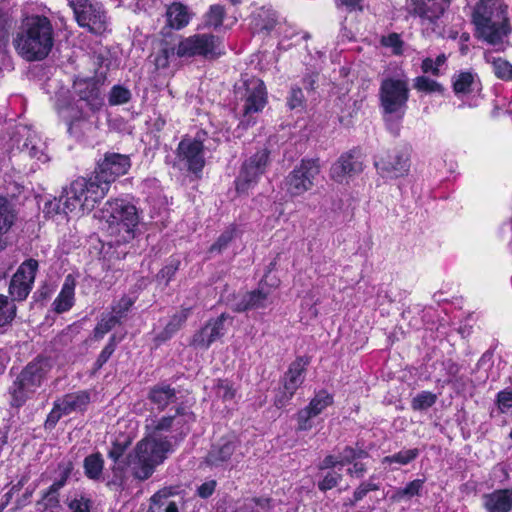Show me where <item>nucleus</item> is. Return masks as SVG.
<instances>
[{
    "label": "nucleus",
    "instance_id": "nucleus-1",
    "mask_svg": "<svg viewBox=\"0 0 512 512\" xmlns=\"http://www.w3.org/2000/svg\"><path fill=\"white\" fill-rule=\"evenodd\" d=\"M195 415L188 407L178 406L172 415H165L154 420L151 433L136 445L127 457L135 478L148 479L156 466L167 458L173 447L188 434Z\"/></svg>",
    "mask_w": 512,
    "mask_h": 512
},
{
    "label": "nucleus",
    "instance_id": "nucleus-2",
    "mask_svg": "<svg viewBox=\"0 0 512 512\" xmlns=\"http://www.w3.org/2000/svg\"><path fill=\"white\" fill-rule=\"evenodd\" d=\"M13 43L18 54L27 61L43 60L54 45V29L51 21L40 15L28 17Z\"/></svg>",
    "mask_w": 512,
    "mask_h": 512
},
{
    "label": "nucleus",
    "instance_id": "nucleus-3",
    "mask_svg": "<svg viewBox=\"0 0 512 512\" xmlns=\"http://www.w3.org/2000/svg\"><path fill=\"white\" fill-rule=\"evenodd\" d=\"M506 9L502 0H480L472 14L477 38L490 45L501 44L511 32Z\"/></svg>",
    "mask_w": 512,
    "mask_h": 512
},
{
    "label": "nucleus",
    "instance_id": "nucleus-4",
    "mask_svg": "<svg viewBox=\"0 0 512 512\" xmlns=\"http://www.w3.org/2000/svg\"><path fill=\"white\" fill-rule=\"evenodd\" d=\"M409 87L406 80L386 78L381 82L379 89L380 108L388 129L395 135L399 132L400 121L407 109Z\"/></svg>",
    "mask_w": 512,
    "mask_h": 512
},
{
    "label": "nucleus",
    "instance_id": "nucleus-5",
    "mask_svg": "<svg viewBox=\"0 0 512 512\" xmlns=\"http://www.w3.org/2000/svg\"><path fill=\"white\" fill-rule=\"evenodd\" d=\"M51 370V363L45 357H37L19 373L8 389L10 405L19 408L42 386Z\"/></svg>",
    "mask_w": 512,
    "mask_h": 512
},
{
    "label": "nucleus",
    "instance_id": "nucleus-6",
    "mask_svg": "<svg viewBox=\"0 0 512 512\" xmlns=\"http://www.w3.org/2000/svg\"><path fill=\"white\" fill-rule=\"evenodd\" d=\"M64 191L66 208L82 213L91 212L108 193L107 184H101L94 175L77 178Z\"/></svg>",
    "mask_w": 512,
    "mask_h": 512
},
{
    "label": "nucleus",
    "instance_id": "nucleus-7",
    "mask_svg": "<svg viewBox=\"0 0 512 512\" xmlns=\"http://www.w3.org/2000/svg\"><path fill=\"white\" fill-rule=\"evenodd\" d=\"M101 213L111 232L119 234L121 241L129 242L135 237V229L140 219L135 205L123 199H115L107 201Z\"/></svg>",
    "mask_w": 512,
    "mask_h": 512
},
{
    "label": "nucleus",
    "instance_id": "nucleus-8",
    "mask_svg": "<svg viewBox=\"0 0 512 512\" xmlns=\"http://www.w3.org/2000/svg\"><path fill=\"white\" fill-rule=\"evenodd\" d=\"M73 89L78 97L77 107L80 110V115L74 116L69 124L68 131L71 134L80 123L89 119L90 113H95L103 106L99 83L94 78H77L74 81Z\"/></svg>",
    "mask_w": 512,
    "mask_h": 512
},
{
    "label": "nucleus",
    "instance_id": "nucleus-9",
    "mask_svg": "<svg viewBox=\"0 0 512 512\" xmlns=\"http://www.w3.org/2000/svg\"><path fill=\"white\" fill-rule=\"evenodd\" d=\"M225 53L224 44L218 36L209 33L195 34L182 39L176 50L177 57L200 56L213 60Z\"/></svg>",
    "mask_w": 512,
    "mask_h": 512
},
{
    "label": "nucleus",
    "instance_id": "nucleus-10",
    "mask_svg": "<svg viewBox=\"0 0 512 512\" xmlns=\"http://www.w3.org/2000/svg\"><path fill=\"white\" fill-rule=\"evenodd\" d=\"M80 27L101 35L107 31L109 19L100 2L94 0H67Z\"/></svg>",
    "mask_w": 512,
    "mask_h": 512
},
{
    "label": "nucleus",
    "instance_id": "nucleus-11",
    "mask_svg": "<svg viewBox=\"0 0 512 512\" xmlns=\"http://www.w3.org/2000/svg\"><path fill=\"white\" fill-rule=\"evenodd\" d=\"M309 362L308 357L299 356L289 365L288 370L281 379V386L274 398V405L277 408L285 407L293 398L298 388L303 384Z\"/></svg>",
    "mask_w": 512,
    "mask_h": 512
},
{
    "label": "nucleus",
    "instance_id": "nucleus-12",
    "mask_svg": "<svg viewBox=\"0 0 512 512\" xmlns=\"http://www.w3.org/2000/svg\"><path fill=\"white\" fill-rule=\"evenodd\" d=\"M320 172L319 164L313 159H303L285 178L286 191L291 196H300L312 189Z\"/></svg>",
    "mask_w": 512,
    "mask_h": 512
},
{
    "label": "nucleus",
    "instance_id": "nucleus-13",
    "mask_svg": "<svg viewBox=\"0 0 512 512\" xmlns=\"http://www.w3.org/2000/svg\"><path fill=\"white\" fill-rule=\"evenodd\" d=\"M38 268L39 263L33 258H29L20 264L9 283L10 301L13 303L14 301L21 302L28 297L34 286Z\"/></svg>",
    "mask_w": 512,
    "mask_h": 512
},
{
    "label": "nucleus",
    "instance_id": "nucleus-14",
    "mask_svg": "<svg viewBox=\"0 0 512 512\" xmlns=\"http://www.w3.org/2000/svg\"><path fill=\"white\" fill-rule=\"evenodd\" d=\"M269 163V151L262 149L249 157L242 165L241 171L236 178V190L245 193L254 187L259 177L265 172Z\"/></svg>",
    "mask_w": 512,
    "mask_h": 512
},
{
    "label": "nucleus",
    "instance_id": "nucleus-15",
    "mask_svg": "<svg viewBox=\"0 0 512 512\" xmlns=\"http://www.w3.org/2000/svg\"><path fill=\"white\" fill-rule=\"evenodd\" d=\"M374 165L381 177L397 179L408 174L410 154L407 149L394 148L379 157Z\"/></svg>",
    "mask_w": 512,
    "mask_h": 512
},
{
    "label": "nucleus",
    "instance_id": "nucleus-16",
    "mask_svg": "<svg viewBox=\"0 0 512 512\" xmlns=\"http://www.w3.org/2000/svg\"><path fill=\"white\" fill-rule=\"evenodd\" d=\"M244 93L242 98L243 104V119L241 124L249 126L253 121L251 114L262 111L267 103V92L264 82L259 78H249L243 82Z\"/></svg>",
    "mask_w": 512,
    "mask_h": 512
},
{
    "label": "nucleus",
    "instance_id": "nucleus-17",
    "mask_svg": "<svg viewBox=\"0 0 512 512\" xmlns=\"http://www.w3.org/2000/svg\"><path fill=\"white\" fill-rule=\"evenodd\" d=\"M130 167L131 161L128 155L107 152L97 163L94 176L101 184H107V191H109L110 184L119 176L126 174Z\"/></svg>",
    "mask_w": 512,
    "mask_h": 512
},
{
    "label": "nucleus",
    "instance_id": "nucleus-18",
    "mask_svg": "<svg viewBox=\"0 0 512 512\" xmlns=\"http://www.w3.org/2000/svg\"><path fill=\"white\" fill-rule=\"evenodd\" d=\"M17 149L21 154L42 163L49 160L46 152V143L38 133L27 126H20L17 130Z\"/></svg>",
    "mask_w": 512,
    "mask_h": 512
},
{
    "label": "nucleus",
    "instance_id": "nucleus-19",
    "mask_svg": "<svg viewBox=\"0 0 512 512\" xmlns=\"http://www.w3.org/2000/svg\"><path fill=\"white\" fill-rule=\"evenodd\" d=\"M229 318V315L222 313L217 318L210 319L204 327L193 335L190 345L197 349H208L212 343L224 336L226 332L225 322Z\"/></svg>",
    "mask_w": 512,
    "mask_h": 512
},
{
    "label": "nucleus",
    "instance_id": "nucleus-20",
    "mask_svg": "<svg viewBox=\"0 0 512 512\" xmlns=\"http://www.w3.org/2000/svg\"><path fill=\"white\" fill-rule=\"evenodd\" d=\"M364 169L361 152L357 149L342 154L331 166L330 175L336 182L342 183L347 176L361 173Z\"/></svg>",
    "mask_w": 512,
    "mask_h": 512
},
{
    "label": "nucleus",
    "instance_id": "nucleus-21",
    "mask_svg": "<svg viewBox=\"0 0 512 512\" xmlns=\"http://www.w3.org/2000/svg\"><path fill=\"white\" fill-rule=\"evenodd\" d=\"M178 151L180 159L186 163L189 171L196 175L202 171L205 159L201 140L183 139L179 143Z\"/></svg>",
    "mask_w": 512,
    "mask_h": 512
},
{
    "label": "nucleus",
    "instance_id": "nucleus-22",
    "mask_svg": "<svg viewBox=\"0 0 512 512\" xmlns=\"http://www.w3.org/2000/svg\"><path fill=\"white\" fill-rule=\"evenodd\" d=\"M237 442L232 438H221L208 451L204 463L210 468H226L232 460Z\"/></svg>",
    "mask_w": 512,
    "mask_h": 512
},
{
    "label": "nucleus",
    "instance_id": "nucleus-23",
    "mask_svg": "<svg viewBox=\"0 0 512 512\" xmlns=\"http://www.w3.org/2000/svg\"><path fill=\"white\" fill-rule=\"evenodd\" d=\"M274 301L271 289L265 288L263 284L259 288L244 294L233 304V311L241 313L249 310L264 309Z\"/></svg>",
    "mask_w": 512,
    "mask_h": 512
},
{
    "label": "nucleus",
    "instance_id": "nucleus-24",
    "mask_svg": "<svg viewBox=\"0 0 512 512\" xmlns=\"http://www.w3.org/2000/svg\"><path fill=\"white\" fill-rule=\"evenodd\" d=\"M412 12L422 21L434 23L444 13L450 0H411Z\"/></svg>",
    "mask_w": 512,
    "mask_h": 512
},
{
    "label": "nucleus",
    "instance_id": "nucleus-25",
    "mask_svg": "<svg viewBox=\"0 0 512 512\" xmlns=\"http://www.w3.org/2000/svg\"><path fill=\"white\" fill-rule=\"evenodd\" d=\"M487 512H510L512 510V488L498 489L482 496Z\"/></svg>",
    "mask_w": 512,
    "mask_h": 512
},
{
    "label": "nucleus",
    "instance_id": "nucleus-26",
    "mask_svg": "<svg viewBox=\"0 0 512 512\" xmlns=\"http://www.w3.org/2000/svg\"><path fill=\"white\" fill-rule=\"evenodd\" d=\"M58 407L65 415L84 412L90 403V394L87 391L68 393L57 399Z\"/></svg>",
    "mask_w": 512,
    "mask_h": 512
},
{
    "label": "nucleus",
    "instance_id": "nucleus-27",
    "mask_svg": "<svg viewBox=\"0 0 512 512\" xmlns=\"http://www.w3.org/2000/svg\"><path fill=\"white\" fill-rule=\"evenodd\" d=\"M176 398V390L165 383L154 385L148 393V399L159 410H164L169 404L174 403Z\"/></svg>",
    "mask_w": 512,
    "mask_h": 512
},
{
    "label": "nucleus",
    "instance_id": "nucleus-28",
    "mask_svg": "<svg viewBox=\"0 0 512 512\" xmlns=\"http://www.w3.org/2000/svg\"><path fill=\"white\" fill-rule=\"evenodd\" d=\"M16 220V213L5 198L0 196V252L7 246L4 236L10 231Z\"/></svg>",
    "mask_w": 512,
    "mask_h": 512
},
{
    "label": "nucleus",
    "instance_id": "nucleus-29",
    "mask_svg": "<svg viewBox=\"0 0 512 512\" xmlns=\"http://www.w3.org/2000/svg\"><path fill=\"white\" fill-rule=\"evenodd\" d=\"M75 281L68 275L62 285L61 291L53 302L54 310L57 313H63L74 305Z\"/></svg>",
    "mask_w": 512,
    "mask_h": 512
},
{
    "label": "nucleus",
    "instance_id": "nucleus-30",
    "mask_svg": "<svg viewBox=\"0 0 512 512\" xmlns=\"http://www.w3.org/2000/svg\"><path fill=\"white\" fill-rule=\"evenodd\" d=\"M167 25L173 29H181L189 23L187 7L180 3H173L166 11Z\"/></svg>",
    "mask_w": 512,
    "mask_h": 512
},
{
    "label": "nucleus",
    "instance_id": "nucleus-31",
    "mask_svg": "<svg viewBox=\"0 0 512 512\" xmlns=\"http://www.w3.org/2000/svg\"><path fill=\"white\" fill-rule=\"evenodd\" d=\"M190 313L191 308L186 307L172 315L163 331L158 334L157 339L160 341H166L170 339L183 326Z\"/></svg>",
    "mask_w": 512,
    "mask_h": 512
},
{
    "label": "nucleus",
    "instance_id": "nucleus-32",
    "mask_svg": "<svg viewBox=\"0 0 512 512\" xmlns=\"http://www.w3.org/2000/svg\"><path fill=\"white\" fill-rule=\"evenodd\" d=\"M255 28L260 31L270 32L278 23L276 11L271 8H260L254 17Z\"/></svg>",
    "mask_w": 512,
    "mask_h": 512
},
{
    "label": "nucleus",
    "instance_id": "nucleus-33",
    "mask_svg": "<svg viewBox=\"0 0 512 512\" xmlns=\"http://www.w3.org/2000/svg\"><path fill=\"white\" fill-rule=\"evenodd\" d=\"M85 475L92 480H99L104 468V460L100 453H93L84 459Z\"/></svg>",
    "mask_w": 512,
    "mask_h": 512
},
{
    "label": "nucleus",
    "instance_id": "nucleus-34",
    "mask_svg": "<svg viewBox=\"0 0 512 512\" xmlns=\"http://www.w3.org/2000/svg\"><path fill=\"white\" fill-rule=\"evenodd\" d=\"M485 59L491 63L493 72L497 78L508 81L512 79V64L502 58H495L491 54L486 53Z\"/></svg>",
    "mask_w": 512,
    "mask_h": 512
},
{
    "label": "nucleus",
    "instance_id": "nucleus-35",
    "mask_svg": "<svg viewBox=\"0 0 512 512\" xmlns=\"http://www.w3.org/2000/svg\"><path fill=\"white\" fill-rule=\"evenodd\" d=\"M475 75L469 71H462L453 76V90L456 94H468L472 91Z\"/></svg>",
    "mask_w": 512,
    "mask_h": 512
},
{
    "label": "nucleus",
    "instance_id": "nucleus-36",
    "mask_svg": "<svg viewBox=\"0 0 512 512\" xmlns=\"http://www.w3.org/2000/svg\"><path fill=\"white\" fill-rule=\"evenodd\" d=\"M413 87L428 94L436 93L442 95L445 91L442 84L426 76H418L413 80Z\"/></svg>",
    "mask_w": 512,
    "mask_h": 512
},
{
    "label": "nucleus",
    "instance_id": "nucleus-37",
    "mask_svg": "<svg viewBox=\"0 0 512 512\" xmlns=\"http://www.w3.org/2000/svg\"><path fill=\"white\" fill-rule=\"evenodd\" d=\"M16 316V306L3 294H0V329L11 324Z\"/></svg>",
    "mask_w": 512,
    "mask_h": 512
},
{
    "label": "nucleus",
    "instance_id": "nucleus-38",
    "mask_svg": "<svg viewBox=\"0 0 512 512\" xmlns=\"http://www.w3.org/2000/svg\"><path fill=\"white\" fill-rule=\"evenodd\" d=\"M420 454L418 448L403 449L393 455L384 457L383 463H397L399 465H407L413 462Z\"/></svg>",
    "mask_w": 512,
    "mask_h": 512
},
{
    "label": "nucleus",
    "instance_id": "nucleus-39",
    "mask_svg": "<svg viewBox=\"0 0 512 512\" xmlns=\"http://www.w3.org/2000/svg\"><path fill=\"white\" fill-rule=\"evenodd\" d=\"M333 403V397L326 391L318 392L315 397L310 401L307 408L312 412V415L318 416Z\"/></svg>",
    "mask_w": 512,
    "mask_h": 512
},
{
    "label": "nucleus",
    "instance_id": "nucleus-40",
    "mask_svg": "<svg viewBox=\"0 0 512 512\" xmlns=\"http://www.w3.org/2000/svg\"><path fill=\"white\" fill-rule=\"evenodd\" d=\"M119 323L120 321L118 320V317L113 316L112 314L103 315L94 328V338L96 340H101Z\"/></svg>",
    "mask_w": 512,
    "mask_h": 512
},
{
    "label": "nucleus",
    "instance_id": "nucleus-41",
    "mask_svg": "<svg viewBox=\"0 0 512 512\" xmlns=\"http://www.w3.org/2000/svg\"><path fill=\"white\" fill-rule=\"evenodd\" d=\"M226 12L222 5L220 4H214L211 5L209 10L204 16V22L205 26L212 27V28H218L222 25L223 19Z\"/></svg>",
    "mask_w": 512,
    "mask_h": 512
},
{
    "label": "nucleus",
    "instance_id": "nucleus-42",
    "mask_svg": "<svg viewBox=\"0 0 512 512\" xmlns=\"http://www.w3.org/2000/svg\"><path fill=\"white\" fill-rule=\"evenodd\" d=\"M65 200H66V194H65V191L63 190V192L59 198H54L53 200H50L45 203L44 210H43L44 213L49 217H52L54 215L61 214V213L65 214V215H67L68 213H72L73 211L66 208Z\"/></svg>",
    "mask_w": 512,
    "mask_h": 512
},
{
    "label": "nucleus",
    "instance_id": "nucleus-43",
    "mask_svg": "<svg viewBox=\"0 0 512 512\" xmlns=\"http://www.w3.org/2000/svg\"><path fill=\"white\" fill-rule=\"evenodd\" d=\"M437 401V395L430 391H422L411 401L413 410L421 411L432 407Z\"/></svg>",
    "mask_w": 512,
    "mask_h": 512
},
{
    "label": "nucleus",
    "instance_id": "nucleus-44",
    "mask_svg": "<svg viewBox=\"0 0 512 512\" xmlns=\"http://www.w3.org/2000/svg\"><path fill=\"white\" fill-rule=\"evenodd\" d=\"M423 485V479H415L409 482L404 488L398 489L394 495V498L397 500L411 499L412 497L420 494Z\"/></svg>",
    "mask_w": 512,
    "mask_h": 512
},
{
    "label": "nucleus",
    "instance_id": "nucleus-45",
    "mask_svg": "<svg viewBox=\"0 0 512 512\" xmlns=\"http://www.w3.org/2000/svg\"><path fill=\"white\" fill-rule=\"evenodd\" d=\"M130 99V90L121 85L113 86L108 95V102L111 106L126 104Z\"/></svg>",
    "mask_w": 512,
    "mask_h": 512
},
{
    "label": "nucleus",
    "instance_id": "nucleus-46",
    "mask_svg": "<svg viewBox=\"0 0 512 512\" xmlns=\"http://www.w3.org/2000/svg\"><path fill=\"white\" fill-rule=\"evenodd\" d=\"M341 471V467L339 469H332L327 471L326 474L323 476V479L318 483L319 490L325 492L338 486V484L341 482L343 478Z\"/></svg>",
    "mask_w": 512,
    "mask_h": 512
},
{
    "label": "nucleus",
    "instance_id": "nucleus-47",
    "mask_svg": "<svg viewBox=\"0 0 512 512\" xmlns=\"http://www.w3.org/2000/svg\"><path fill=\"white\" fill-rule=\"evenodd\" d=\"M121 339H117L116 335H112L109 338L108 343L105 345V347L100 352L97 360L94 363L95 370H99L102 368V366L109 360V358L114 353L117 344L120 342Z\"/></svg>",
    "mask_w": 512,
    "mask_h": 512
},
{
    "label": "nucleus",
    "instance_id": "nucleus-48",
    "mask_svg": "<svg viewBox=\"0 0 512 512\" xmlns=\"http://www.w3.org/2000/svg\"><path fill=\"white\" fill-rule=\"evenodd\" d=\"M180 261L176 258H171L169 262L157 274V280L163 282L165 286L173 279L179 269Z\"/></svg>",
    "mask_w": 512,
    "mask_h": 512
},
{
    "label": "nucleus",
    "instance_id": "nucleus-49",
    "mask_svg": "<svg viewBox=\"0 0 512 512\" xmlns=\"http://www.w3.org/2000/svg\"><path fill=\"white\" fill-rule=\"evenodd\" d=\"M446 61L447 57L444 53L439 54L436 59L427 57L422 60L421 69L426 74L430 73L437 76L439 74V68L443 66Z\"/></svg>",
    "mask_w": 512,
    "mask_h": 512
},
{
    "label": "nucleus",
    "instance_id": "nucleus-50",
    "mask_svg": "<svg viewBox=\"0 0 512 512\" xmlns=\"http://www.w3.org/2000/svg\"><path fill=\"white\" fill-rule=\"evenodd\" d=\"M235 234V230L233 228H227L225 231L221 233L216 242L211 245L209 248V252L211 254L217 253L220 254L223 250H225L229 243L233 240Z\"/></svg>",
    "mask_w": 512,
    "mask_h": 512
},
{
    "label": "nucleus",
    "instance_id": "nucleus-51",
    "mask_svg": "<svg viewBox=\"0 0 512 512\" xmlns=\"http://www.w3.org/2000/svg\"><path fill=\"white\" fill-rule=\"evenodd\" d=\"M367 453L361 449H354L350 446H346L338 455L340 460V467L343 468V466L347 464H351L357 459H360L362 457H366Z\"/></svg>",
    "mask_w": 512,
    "mask_h": 512
},
{
    "label": "nucleus",
    "instance_id": "nucleus-52",
    "mask_svg": "<svg viewBox=\"0 0 512 512\" xmlns=\"http://www.w3.org/2000/svg\"><path fill=\"white\" fill-rule=\"evenodd\" d=\"M217 397L224 401L232 400L235 396V389L228 380H218L214 385Z\"/></svg>",
    "mask_w": 512,
    "mask_h": 512
},
{
    "label": "nucleus",
    "instance_id": "nucleus-53",
    "mask_svg": "<svg viewBox=\"0 0 512 512\" xmlns=\"http://www.w3.org/2000/svg\"><path fill=\"white\" fill-rule=\"evenodd\" d=\"M379 490V486L373 483L371 479L369 481L362 482L354 491L353 499L350 501V505H355L356 502L362 500L370 491Z\"/></svg>",
    "mask_w": 512,
    "mask_h": 512
},
{
    "label": "nucleus",
    "instance_id": "nucleus-54",
    "mask_svg": "<svg viewBox=\"0 0 512 512\" xmlns=\"http://www.w3.org/2000/svg\"><path fill=\"white\" fill-rule=\"evenodd\" d=\"M316 417L312 415V412L307 408V406L297 413V430L298 431H308L312 429L313 422L312 419Z\"/></svg>",
    "mask_w": 512,
    "mask_h": 512
},
{
    "label": "nucleus",
    "instance_id": "nucleus-55",
    "mask_svg": "<svg viewBox=\"0 0 512 512\" xmlns=\"http://www.w3.org/2000/svg\"><path fill=\"white\" fill-rule=\"evenodd\" d=\"M305 104L303 91L299 87H292L287 97V105L291 110L302 109Z\"/></svg>",
    "mask_w": 512,
    "mask_h": 512
},
{
    "label": "nucleus",
    "instance_id": "nucleus-56",
    "mask_svg": "<svg viewBox=\"0 0 512 512\" xmlns=\"http://www.w3.org/2000/svg\"><path fill=\"white\" fill-rule=\"evenodd\" d=\"M177 47L171 48H163L161 49L154 58V63L157 69L166 68L169 65V60L171 57L176 55Z\"/></svg>",
    "mask_w": 512,
    "mask_h": 512
},
{
    "label": "nucleus",
    "instance_id": "nucleus-57",
    "mask_svg": "<svg viewBox=\"0 0 512 512\" xmlns=\"http://www.w3.org/2000/svg\"><path fill=\"white\" fill-rule=\"evenodd\" d=\"M134 300L128 296H123L113 307H112V315L118 317L120 321L126 313L133 306Z\"/></svg>",
    "mask_w": 512,
    "mask_h": 512
},
{
    "label": "nucleus",
    "instance_id": "nucleus-58",
    "mask_svg": "<svg viewBox=\"0 0 512 512\" xmlns=\"http://www.w3.org/2000/svg\"><path fill=\"white\" fill-rule=\"evenodd\" d=\"M68 507L71 512H90L92 502L84 496L75 497L69 501Z\"/></svg>",
    "mask_w": 512,
    "mask_h": 512
},
{
    "label": "nucleus",
    "instance_id": "nucleus-59",
    "mask_svg": "<svg viewBox=\"0 0 512 512\" xmlns=\"http://www.w3.org/2000/svg\"><path fill=\"white\" fill-rule=\"evenodd\" d=\"M59 469L60 477L53 482V490H60L66 484L67 479L69 478L71 471L73 469V466L71 463H60Z\"/></svg>",
    "mask_w": 512,
    "mask_h": 512
},
{
    "label": "nucleus",
    "instance_id": "nucleus-60",
    "mask_svg": "<svg viewBox=\"0 0 512 512\" xmlns=\"http://www.w3.org/2000/svg\"><path fill=\"white\" fill-rule=\"evenodd\" d=\"M381 43L386 47L392 48L394 54L398 55L402 53L403 41L396 33L383 37Z\"/></svg>",
    "mask_w": 512,
    "mask_h": 512
},
{
    "label": "nucleus",
    "instance_id": "nucleus-61",
    "mask_svg": "<svg viewBox=\"0 0 512 512\" xmlns=\"http://www.w3.org/2000/svg\"><path fill=\"white\" fill-rule=\"evenodd\" d=\"M498 408L502 413L512 408V390H502L497 394Z\"/></svg>",
    "mask_w": 512,
    "mask_h": 512
},
{
    "label": "nucleus",
    "instance_id": "nucleus-62",
    "mask_svg": "<svg viewBox=\"0 0 512 512\" xmlns=\"http://www.w3.org/2000/svg\"><path fill=\"white\" fill-rule=\"evenodd\" d=\"M62 416H66V415H65V413H62V410H60V408L58 407V402L56 400L53 404L52 410L50 411V413L47 416L46 423H45L46 427H49V428L54 427L57 424V422L61 419Z\"/></svg>",
    "mask_w": 512,
    "mask_h": 512
},
{
    "label": "nucleus",
    "instance_id": "nucleus-63",
    "mask_svg": "<svg viewBox=\"0 0 512 512\" xmlns=\"http://www.w3.org/2000/svg\"><path fill=\"white\" fill-rule=\"evenodd\" d=\"M352 464V467H349L347 469V474L351 477L355 478H362L365 473L367 472V467L364 463L359 461H354Z\"/></svg>",
    "mask_w": 512,
    "mask_h": 512
},
{
    "label": "nucleus",
    "instance_id": "nucleus-64",
    "mask_svg": "<svg viewBox=\"0 0 512 512\" xmlns=\"http://www.w3.org/2000/svg\"><path fill=\"white\" fill-rule=\"evenodd\" d=\"M321 470H332L340 468V460L338 455H328L326 456L319 465Z\"/></svg>",
    "mask_w": 512,
    "mask_h": 512
}]
</instances>
